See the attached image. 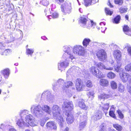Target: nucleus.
Instances as JSON below:
<instances>
[{
  "instance_id": "1",
  "label": "nucleus",
  "mask_w": 131,
  "mask_h": 131,
  "mask_svg": "<svg viewBox=\"0 0 131 131\" xmlns=\"http://www.w3.org/2000/svg\"><path fill=\"white\" fill-rule=\"evenodd\" d=\"M60 108L58 105H53L51 108V112L53 114L54 118L59 122L60 127H63L64 121L63 118L60 114Z\"/></svg>"
},
{
  "instance_id": "2",
  "label": "nucleus",
  "mask_w": 131,
  "mask_h": 131,
  "mask_svg": "<svg viewBox=\"0 0 131 131\" xmlns=\"http://www.w3.org/2000/svg\"><path fill=\"white\" fill-rule=\"evenodd\" d=\"M30 111L33 115L38 118L42 117L43 115L42 107L40 105L32 106L30 108Z\"/></svg>"
},
{
  "instance_id": "3",
  "label": "nucleus",
  "mask_w": 131,
  "mask_h": 131,
  "mask_svg": "<svg viewBox=\"0 0 131 131\" xmlns=\"http://www.w3.org/2000/svg\"><path fill=\"white\" fill-rule=\"evenodd\" d=\"M71 5V3L68 1H66L61 5V9L63 15L69 14L71 12L72 9Z\"/></svg>"
},
{
  "instance_id": "4",
  "label": "nucleus",
  "mask_w": 131,
  "mask_h": 131,
  "mask_svg": "<svg viewBox=\"0 0 131 131\" xmlns=\"http://www.w3.org/2000/svg\"><path fill=\"white\" fill-rule=\"evenodd\" d=\"M88 21L86 19V17L84 15H83L80 17L79 20V23L82 24L81 25L83 27L87 26L88 27H92L94 28V26H95V24L93 21L91 20L90 21L88 22V24H86Z\"/></svg>"
},
{
  "instance_id": "5",
  "label": "nucleus",
  "mask_w": 131,
  "mask_h": 131,
  "mask_svg": "<svg viewBox=\"0 0 131 131\" xmlns=\"http://www.w3.org/2000/svg\"><path fill=\"white\" fill-rule=\"evenodd\" d=\"M72 48L69 47L67 46H64L63 47V51L65 53L63 56V58H67V59L69 58V60H72L74 58L73 55L72 53Z\"/></svg>"
},
{
  "instance_id": "6",
  "label": "nucleus",
  "mask_w": 131,
  "mask_h": 131,
  "mask_svg": "<svg viewBox=\"0 0 131 131\" xmlns=\"http://www.w3.org/2000/svg\"><path fill=\"white\" fill-rule=\"evenodd\" d=\"M64 60L61 61L58 63V68L59 70H64L68 67L69 65V61L71 60L67 59V58H64Z\"/></svg>"
},
{
  "instance_id": "7",
  "label": "nucleus",
  "mask_w": 131,
  "mask_h": 131,
  "mask_svg": "<svg viewBox=\"0 0 131 131\" xmlns=\"http://www.w3.org/2000/svg\"><path fill=\"white\" fill-rule=\"evenodd\" d=\"M91 73L96 77L100 78L104 77L103 73L95 67H92L90 68Z\"/></svg>"
},
{
  "instance_id": "8",
  "label": "nucleus",
  "mask_w": 131,
  "mask_h": 131,
  "mask_svg": "<svg viewBox=\"0 0 131 131\" xmlns=\"http://www.w3.org/2000/svg\"><path fill=\"white\" fill-rule=\"evenodd\" d=\"M73 52L74 54L79 55L83 56L85 53L84 48L81 46L75 45L73 49Z\"/></svg>"
},
{
  "instance_id": "9",
  "label": "nucleus",
  "mask_w": 131,
  "mask_h": 131,
  "mask_svg": "<svg viewBox=\"0 0 131 131\" xmlns=\"http://www.w3.org/2000/svg\"><path fill=\"white\" fill-rule=\"evenodd\" d=\"M75 84L76 90L79 91H82L85 86L83 81L80 79H77L75 81Z\"/></svg>"
},
{
  "instance_id": "10",
  "label": "nucleus",
  "mask_w": 131,
  "mask_h": 131,
  "mask_svg": "<svg viewBox=\"0 0 131 131\" xmlns=\"http://www.w3.org/2000/svg\"><path fill=\"white\" fill-rule=\"evenodd\" d=\"M63 115H64L66 116L67 121L68 124H70L73 122V116L69 110H66L64 112Z\"/></svg>"
},
{
  "instance_id": "11",
  "label": "nucleus",
  "mask_w": 131,
  "mask_h": 131,
  "mask_svg": "<svg viewBox=\"0 0 131 131\" xmlns=\"http://www.w3.org/2000/svg\"><path fill=\"white\" fill-rule=\"evenodd\" d=\"M121 71H122V73L121 71L119 72H118L122 81L123 82H126L128 80L130 79L129 83L130 84H131V83L130 82V81L131 80V78H130V76L129 74L127 73H124V70H122Z\"/></svg>"
},
{
  "instance_id": "12",
  "label": "nucleus",
  "mask_w": 131,
  "mask_h": 131,
  "mask_svg": "<svg viewBox=\"0 0 131 131\" xmlns=\"http://www.w3.org/2000/svg\"><path fill=\"white\" fill-rule=\"evenodd\" d=\"M64 81L61 79H59L57 82L54 83L52 85L53 89L54 91L57 90L58 87H61L64 89L63 85H64Z\"/></svg>"
},
{
  "instance_id": "13",
  "label": "nucleus",
  "mask_w": 131,
  "mask_h": 131,
  "mask_svg": "<svg viewBox=\"0 0 131 131\" xmlns=\"http://www.w3.org/2000/svg\"><path fill=\"white\" fill-rule=\"evenodd\" d=\"M96 55L98 58L101 60H104L106 58V53L105 51L103 49L99 50L97 52Z\"/></svg>"
},
{
  "instance_id": "14",
  "label": "nucleus",
  "mask_w": 131,
  "mask_h": 131,
  "mask_svg": "<svg viewBox=\"0 0 131 131\" xmlns=\"http://www.w3.org/2000/svg\"><path fill=\"white\" fill-rule=\"evenodd\" d=\"M62 107L63 108L68 109V110L70 111L73 108V105L72 102L71 101H65L63 102Z\"/></svg>"
},
{
  "instance_id": "15",
  "label": "nucleus",
  "mask_w": 131,
  "mask_h": 131,
  "mask_svg": "<svg viewBox=\"0 0 131 131\" xmlns=\"http://www.w3.org/2000/svg\"><path fill=\"white\" fill-rule=\"evenodd\" d=\"M24 118H21V119H18L17 123V125L21 128L29 126V124L25 122L24 121Z\"/></svg>"
},
{
  "instance_id": "16",
  "label": "nucleus",
  "mask_w": 131,
  "mask_h": 131,
  "mask_svg": "<svg viewBox=\"0 0 131 131\" xmlns=\"http://www.w3.org/2000/svg\"><path fill=\"white\" fill-rule=\"evenodd\" d=\"M47 128L51 130H56L57 128L56 124L53 121H50L46 124Z\"/></svg>"
},
{
  "instance_id": "17",
  "label": "nucleus",
  "mask_w": 131,
  "mask_h": 131,
  "mask_svg": "<svg viewBox=\"0 0 131 131\" xmlns=\"http://www.w3.org/2000/svg\"><path fill=\"white\" fill-rule=\"evenodd\" d=\"M24 120L26 121V123H27L30 124V123H33L35 121L34 118L32 115L29 114L25 116Z\"/></svg>"
},
{
  "instance_id": "18",
  "label": "nucleus",
  "mask_w": 131,
  "mask_h": 131,
  "mask_svg": "<svg viewBox=\"0 0 131 131\" xmlns=\"http://www.w3.org/2000/svg\"><path fill=\"white\" fill-rule=\"evenodd\" d=\"M83 117L85 118H86V116H84ZM80 120V122L79 123L78 128L80 130H81L84 128L87 124V122L86 118H84V119L83 120V121H82V119Z\"/></svg>"
},
{
  "instance_id": "19",
  "label": "nucleus",
  "mask_w": 131,
  "mask_h": 131,
  "mask_svg": "<svg viewBox=\"0 0 131 131\" xmlns=\"http://www.w3.org/2000/svg\"><path fill=\"white\" fill-rule=\"evenodd\" d=\"M102 112L99 111L96 112L95 115L92 117V118L95 121L98 120L102 118Z\"/></svg>"
},
{
  "instance_id": "20",
  "label": "nucleus",
  "mask_w": 131,
  "mask_h": 131,
  "mask_svg": "<svg viewBox=\"0 0 131 131\" xmlns=\"http://www.w3.org/2000/svg\"><path fill=\"white\" fill-rule=\"evenodd\" d=\"M96 66L100 69H104L106 70H112L113 69L112 67H106L102 63L100 62L96 64Z\"/></svg>"
},
{
  "instance_id": "21",
  "label": "nucleus",
  "mask_w": 131,
  "mask_h": 131,
  "mask_svg": "<svg viewBox=\"0 0 131 131\" xmlns=\"http://www.w3.org/2000/svg\"><path fill=\"white\" fill-rule=\"evenodd\" d=\"M9 126H4V125L2 124L0 126V131H4L6 130H8V127ZM8 131H17L14 128H9Z\"/></svg>"
},
{
  "instance_id": "22",
  "label": "nucleus",
  "mask_w": 131,
  "mask_h": 131,
  "mask_svg": "<svg viewBox=\"0 0 131 131\" xmlns=\"http://www.w3.org/2000/svg\"><path fill=\"white\" fill-rule=\"evenodd\" d=\"M78 105L80 108L85 110H87L88 108V107L86 106L84 103V101L83 100H79L78 103Z\"/></svg>"
},
{
  "instance_id": "23",
  "label": "nucleus",
  "mask_w": 131,
  "mask_h": 131,
  "mask_svg": "<svg viewBox=\"0 0 131 131\" xmlns=\"http://www.w3.org/2000/svg\"><path fill=\"white\" fill-rule=\"evenodd\" d=\"M42 111H43L46 112L47 113L50 114L51 113V110L49 106L48 105H44L42 106Z\"/></svg>"
},
{
  "instance_id": "24",
  "label": "nucleus",
  "mask_w": 131,
  "mask_h": 131,
  "mask_svg": "<svg viewBox=\"0 0 131 131\" xmlns=\"http://www.w3.org/2000/svg\"><path fill=\"white\" fill-rule=\"evenodd\" d=\"M1 72L2 74L3 75L5 79L8 78L10 74V71L9 69H5L2 71Z\"/></svg>"
},
{
  "instance_id": "25",
  "label": "nucleus",
  "mask_w": 131,
  "mask_h": 131,
  "mask_svg": "<svg viewBox=\"0 0 131 131\" xmlns=\"http://www.w3.org/2000/svg\"><path fill=\"white\" fill-rule=\"evenodd\" d=\"M100 84V85L104 87H106L109 85V82L106 79H101L99 81Z\"/></svg>"
},
{
  "instance_id": "26",
  "label": "nucleus",
  "mask_w": 131,
  "mask_h": 131,
  "mask_svg": "<svg viewBox=\"0 0 131 131\" xmlns=\"http://www.w3.org/2000/svg\"><path fill=\"white\" fill-rule=\"evenodd\" d=\"M51 94L50 92L49 91H44L42 94L41 99L45 100L46 98L49 96Z\"/></svg>"
},
{
  "instance_id": "27",
  "label": "nucleus",
  "mask_w": 131,
  "mask_h": 131,
  "mask_svg": "<svg viewBox=\"0 0 131 131\" xmlns=\"http://www.w3.org/2000/svg\"><path fill=\"white\" fill-rule=\"evenodd\" d=\"M121 65V63L119 59L117 61V64L116 66H114V67L115 70L117 72L121 71L122 70H123L122 69H120V67Z\"/></svg>"
},
{
  "instance_id": "28",
  "label": "nucleus",
  "mask_w": 131,
  "mask_h": 131,
  "mask_svg": "<svg viewBox=\"0 0 131 131\" xmlns=\"http://www.w3.org/2000/svg\"><path fill=\"white\" fill-rule=\"evenodd\" d=\"M110 95L107 94H106L104 93H103L98 95V99L101 100L102 99H105L109 97Z\"/></svg>"
},
{
  "instance_id": "29",
  "label": "nucleus",
  "mask_w": 131,
  "mask_h": 131,
  "mask_svg": "<svg viewBox=\"0 0 131 131\" xmlns=\"http://www.w3.org/2000/svg\"><path fill=\"white\" fill-rule=\"evenodd\" d=\"M113 55L115 58L118 60L121 56V53L120 51L116 50L114 51Z\"/></svg>"
},
{
  "instance_id": "30",
  "label": "nucleus",
  "mask_w": 131,
  "mask_h": 131,
  "mask_svg": "<svg viewBox=\"0 0 131 131\" xmlns=\"http://www.w3.org/2000/svg\"><path fill=\"white\" fill-rule=\"evenodd\" d=\"M96 2L95 0H84V4L86 6H88L91 5V3L94 4Z\"/></svg>"
},
{
  "instance_id": "31",
  "label": "nucleus",
  "mask_w": 131,
  "mask_h": 131,
  "mask_svg": "<svg viewBox=\"0 0 131 131\" xmlns=\"http://www.w3.org/2000/svg\"><path fill=\"white\" fill-rule=\"evenodd\" d=\"M91 41V40L90 39L88 38H84L82 42L83 46L85 48L87 47Z\"/></svg>"
},
{
  "instance_id": "32",
  "label": "nucleus",
  "mask_w": 131,
  "mask_h": 131,
  "mask_svg": "<svg viewBox=\"0 0 131 131\" xmlns=\"http://www.w3.org/2000/svg\"><path fill=\"white\" fill-rule=\"evenodd\" d=\"M109 107V104L108 103L105 104L102 107V110L105 113V115L107 113V111Z\"/></svg>"
},
{
  "instance_id": "33",
  "label": "nucleus",
  "mask_w": 131,
  "mask_h": 131,
  "mask_svg": "<svg viewBox=\"0 0 131 131\" xmlns=\"http://www.w3.org/2000/svg\"><path fill=\"white\" fill-rule=\"evenodd\" d=\"M123 30L126 34L128 35H131L129 28L127 25L124 26L123 28Z\"/></svg>"
},
{
  "instance_id": "34",
  "label": "nucleus",
  "mask_w": 131,
  "mask_h": 131,
  "mask_svg": "<svg viewBox=\"0 0 131 131\" xmlns=\"http://www.w3.org/2000/svg\"><path fill=\"white\" fill-rule=\"evenodd\" d=\"M74 85L73 83L71 81H67L64 83L63 85L64 89L65 87L67 88H69L70 86H72Z\"/></svg>"
},
{
  "instance_id": "35",
  "label": "nucleus",
  "mask_w": 131,
  "mask_h": 131,
  "mask_svg": "<svg viewBox=\"0 0 131 131\" xmlns=\"http://www.w3.org/2000/svg\"><path fill=\"white\" fill-rule=\"evenodd\" d=\"M121 19V16L119 15H117L114 19L113 21V23L116 24L119 23Z\"/></svg>"
},
{
  "instance_id": "36",
  "label": "nucleus",
  "mask_w": 131,
  "mask_h": 131,
  "mask_svg": "<svg viewBox=\"0 0 131 131\" xmlns=\"http://www.w3.org/2000/svg\"><path fill=\"white\" fill-rule=\"evenodd\" d=\"M34 52V50L33 49L27 48L26 49V53L27 55L28 56L30 55V56H32Z\"/></svg>"
},
{
  "instance_id": "37",
  "label": "nucleus",
  "mask_w": 131,
  "mask_h": 131,
  "mask_svg": "<svg viewBox=\"0 0 131 131\" xmlns=\"http://www.w3.org/2000/svg\"><path fill=\"white\" fill-rule=\"evenodd\" d=\"M28 111L26 110L21 111L20 113L21 118H24L25 116L27 115V114H28Z\"/></svg>"
},
{
  "instance_id": "38",
  "label": "nucleus",
  "mask_w": 131,
  "mask_h": 131,
  "mask_svg": "<svg viewBox=\"0 0 131 131\" xmlns=\"http://www.w3.org/2000/svg\"><path fill=\"white\" fill-rule=\"evenodd\" d=\"M54 98L53 96L51 94L49 96L45 99V101H47L49 103H52L54 100Z\"/></svg>"
},
{
  "instance_id": "39",
  "label": "nucleus",
  "mask_w": 131,
  "mask_h": 131,
  "mask_svg": "<svg viewBox=\"0 0 131 131\" xmlns=\"http://www.w3.org/2000/svg\"><path fill=\"white\" fill-rule=\"evenodd\" d=\"M111 86L112 88L113 89H115L117 88V83L114 81H112L110 82Z\"/></svg>"
},
{
  "instance_id": "40",
  "label": "nucleus",
  "mask_w": 131,
  "mask_h": 131,
  "mask_svg": "<svg viewBox=\"0 0 131 131\" xmlns=\"http://www.w3.org/2000/svg\"><path fill=\"white\" fill-rule=\"evenodd\" d=\"M125 47L124 48H126L127 49L128 53L131 57V46H130L128 44H126L125 46Z\"/></svg>"
},
{
  "instance_id": "41",
  "label": "nucleus",
  "mask_w": 131,
  "mask_h": 131,
  "mask_svg": "<svg viewBox=\"0 0 131 131\" xmlns=\"http://www.w3.org/2000/svg\"><path fill=\"white\" fill-rule=\"evenodd\" d=\"M113 126L114 128H115L118 131H121L122 129V126L118 124H114Z\"/></svg>"
},
{
  "instance_id": "42",
  "label": "nucleus",
  "mask_w": 131,
  "mask_h": 131,
  "mask_svg": "<svg viewBox=\"0 0 131 131\" xmlns=\"http://www.w3.org/2000/svg\"><path fill=\"white\" fill-rule=\"evenodd\" d=\"M115 76V74L112 72H110L107 74V77L110 79L114 78Z\"/></svg>"
},
{
  "instance_id": "43",
  "label": "nucleus",
  "mask_w": 131,
  "mask_h": 131,
  "mask_svg": "<svg viewBox=\"0 0 131 131\" xmlns=\"http://www.w3.org/2000/svg\"><path fill=\"white\" fill-rule=\"evenodd\" d=\"M118 89L119 92H123L124 90V86L121 84H119V85Z\"/></svg>"
},
{
  "instance_id": "44",
  "label": "nucleus",
  "mask_w": 131,
  "mask_h": 131,
  "mask_svg": "<svg viewBox=\"0 0 131 131\" xmlns=\"http://www.w3.org/2000/svg\"><path fill=\"white\" fill-rule=\"evenodd\" d=\"M11 52V50L7 49L5 50L3 52H1V54L2 55H7Z\"/></svg>"
},
{
  "instance_id": "45",
  "label": "nucleus",
  "mask_w": 131,
  "mask_h": 131,
  "mask_svg": "<svg viewBox=\"0 0 131 131\" xmlns=\"http://www.w3.org/2000/svg\"><path fill=\"white\" fill-rule=\"evenodd\" d=\"M95 93L94 91L93 90L89 92H88L87 93V95L89 97H94Z\"/></svg>"
},
{
  "instance_id": "46",
  "label": "nucleus",
  "mask_w": 131,
  "mask_h": 131,
  "mask_svg": "<svg viewBox=\"0 0 131 131\" xmlns=\"http://www.w3.org/2000/svg\"><path fill=\"white\" fill-rule=\"evenodd\" d=\"M86 85L88 88H91L93 86V84L91 81L90 80L88 81L86 83Z\"/></svg>"
},
{
  "instance_id": "47",
  "label": "nucleus",
  "mask_w": 131,
  "mask_h": 131,
  "mask_svg": "<svg viewBox=\"0 0 131 131\" xmlns=\"http://www.w3.org/2000/svg\"><path fill=\"white\" fill-rule=\"evenodd\" d=\"M44 6H47L49 4V2L47 0H42L40 2Z\"/></svg>"
},
{
  "instance_id": "48",
  "label": "nucleus",
  "mask_w": 131,
  "mask_h": 131,
  "mask_svg": "<svg viewBox=\"0 0 131 131\" xmlns=\"http://www.w3.org/2000/svg\"><path fill=\"white\" fill-rule=\"evenodd\" d=\"M58 14L56 12H54L53 13L52 15L49 16V17L50 18V17H52V18H58Z\"/></svg>"
},
{
  "instance_id": "49",
  "label": "nucleus",
  "mask_w": 131,
  "mask_h": 131,
  "mask_svg": "<svg viewBox=\"0 0 131 131\" xmlns=\"http://www.w3.org/2000/svg\"><path fill=\"white\" fill-rule=\"evenodd\" d=\"M100 129L99 131H106V127L103 124H101L100 126Z\"/></svg>"
},
{
  "instance_id": "50",
  "label": "nucleus",
  "mask_w": 131,
  "mask_h": 131,
  "mask_svg": "<svg viewBox=\"0 0 131 131\" xmlns=\"http://www.w3.org/2000/svg\"><path fill=\"white\" fill-rule=\"evenodd\" d=\"M115 3L119 5H121L123 3V0H114Z\"/></svg>"
},
{
  "instance_id": "51",
  "label": "nucleus",
  "mask_w": 131,
  "mask_h": 131,
  "mask_svg": "<svg viewBox=\"0 0 131 131\" xmlns=\"http://www.w3.org/2000/svg\"><path fill=\"white\" fill-rule=\"evenodd\" d=\"M105 11L107 15H111L113 13L112 11H111L108 8H106Z\"/></svg>"
},
{
  "instance_id": "52",
  "label": "nucleus",
  "mask_w": 131,
  "mask_h": 131,
  "mask_svg": "<svg viewBox=\"0 0 131 131\" xmlns=\"http://www.w3.org/2000/svg\"><path fill=\"white\" fill-rule=\"evenodd\" d=\"M127 8H124L123 7H121L119 9L120 12L122 13L126 12H127Z\"/></svg>"
},
{
  "instance_id": "53",
  "label": "nucleus",
  "mask_w": 131,
  "mask_h": 131,
  "mask_svg": "<svg viewBox=\"0 0 131 131\" xmlns=\"http://www.w3.org/2000/svg\"><path fill=\"white\" fill-rule=\"evenodd\" d=\"M117 112L118 114L119 117L121 119L123 118L124 116L121 111L118 110L117 111Z\"/></svg>"
},
{
  "instance_id": "54",
  "label": "nucleus",
  "mask_w": 131,
  "mask_h": 131,
  "mask_svg": "<svg viewBox=\"0 0 131 131\" xmlns=\"http://www.w3.org/2000/svg\"><path fill=\"white\" fill-rule=\"evenodd\" d=\"M125 69V70L127 71H131V63L129 64L126 66Z\"/></svg>"
},
{
  "instance_id": "55",
  "label": "nucleus",
  "mask_w": 131,
  "mask_h": 131,
  "mask_svg": "<svg viewBox=\"0 0 131 131\" xmlns=\"http://www.w3.org/2000/svg\"><path fill=\"white\" fill-rule=\"evenodd\" d=\"M109 115L110 116L113 118H115L116 116L115 114L114 113L113 111H110L109 112Z\"/></svg>"
},
{
  "instance_id": "56",
  "label": "nucleus",
  "mask_w": 131,
  "mask_h": 131,
  "mask_svg": "<svg viewBox=\"0 0 131 131\" xmlns=\"http://www.w3.org/2000/svg\"><path fill=\"white\" fill-rule=\"evenodd\" d=\"M46 122V121L43 118L40 120V125L42 126H43Z\"/></svg>"
},
{
  "instance_id": "57",
  "label": "nucleus",
  "mask_w": 131,
  "mask_h": 131,
  "mask_svg": "<svg viewBox=\"0 0 131 131\" xmlns=\"http://www.w3.org/2000/svg\"><path fill=\"white\" fill-rule=\"evenodd\" d=\"M10 39L8 40H7V42L8 43L12 42H13L14 40V38L13 37H12L11 36H10Z\"/></svg>"
},
{
  "instance_id": "58",
  "label": "nucleus",
  "mask_w": 131,
  "mask_h": 131,
  "mask_svg": "<svg viewBox=\"0 0 131 131\" xmlns=\"http://www.w3.org/2000/svg\"><path fill=\"white\" fill-rule=\"evenodd\" d=\"M55 1L58 4H61L64 1V0H55Z\"/></svg>"
},
{
  "instance_id": "59",
  "label": "nucleus",
  "mask_w": 131,
  "mask_h": 131,
  "mask_svg": "<svg viewBox=\"0 0 131 131\" xmlns=\"http://www.w3.org/2000/svg\"><path fill=\"white\" fill-rule=\"evenodd\" d=\"M127 88L128 92L131 94V86H128Z\"/></svg>"
},
{
  "instance_id": "60",
  "label": "nucleus",
  "mask_w": 131,
  "mask_h": 131,
  "mask_svg": "<svg viewBox=\"0 0 131 131\" xmlns=\"http://www.w3.org/2000/svg\"><path fill=\"white\" fill-rule=\"evenodd\" d=\"M110 62L111 64L112 65L114 62V61L111 59L110 60Z\"/></svg>"
},
{
  "instance_id": "61",
  "label": "nucleus",
  "mask_w": 131,
  "mask_h": 131,
  "mask_svg": "<svg viewBox=\"0 0 131 131\" xmlns=\"http://www.w3.org/2000/svg\"><path fill=\"white\" fill-rule=\"evenodd\" d=\"M5 46V44L3 43L2 42H0V47H4Z\"/></svg>"
},
{
  "instance_id": "62",
  "label": "nucleus",
  "mask_w": 131,
  "mask_h": 131,
  "mask_svg": "<svg viewBox=\"0 0 131 131\" xmlns=\"http://www.w3.org/2000/svg\"><path fill=\"white\" fill-rule=\"evenodd\" d=\"M108 5L110 6L111 8H112L113 7V6L111 4V3L110 2H108Z\"/></svg>"
},
{
  "instance_id": "63",
  "label": "nucleus",
  "mask_w": 131,
  "mask_h": 131,
  "mask_svg": "<svg viewBox=\"0 0 131 131\" xmlns=\"http://www.w3.org/2000/svg\"><path fill=\"white\" fill-rule=\"evenodd\" d=\"M51 6L52 7L51 9H54L56 7V6L55 4H52L51 5Z\"/></svg>"
},
{
  "instance_id": "64",
  "label": "nucleus",
  "mask_w": 131,
  "mask_h": 131,
  "mask_svg": "<svg viewBox=\"0 0 131 131\" xmlns=\"http://www.w3.org/2000/svg\"><path fill=\"white\" fill-rule=\"evenodd\" d=\"M41 38L42 39L44 40H46V39H47V38L45 36H42L41 37Z\"/></svg>"
}]
</instances>
